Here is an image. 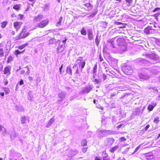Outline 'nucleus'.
I'll use <instances>...</instances> for the list:
<instances>
[{
    "instance_id": "46",
    "label": "nucleus",
    "mask_w": 160,
    "mask_h": 160,
    "mask_svg": "<svg viewBox=\"0 0 160 160\" xmlns=\"http://www.w3.org/2000/svg\"><path fill=\"white\" fill-rule=\"evenodd\" d=\"M142 145V144H140L138 147H137L136 149H135L134 152L132 153V154H134L140 148L141 146Z\"/></svg>"
},
{
    "instance_id": "18",
    "label": "nucleus",
    "mask_w": 160,
    "mask_h": 160,
    "mask_svg": "<svg viewBox=\"0 0 160 160\" xmlns=\"http://www.w3.org/2000/svg\"><path fill=\"white\" fill-rule=\"evenodd\" d=\"M78 153V152L76 149H71L70 151V155L72 157L76 156Z\"/></svg>"
},
{
    "instance_id": "47",
    "label": "nucleus",
    "mask_w": 160,
    "mask_h": 160,
    "mask_svg": "<svg viewBox=\"0 0 160 160\" xmlns=\"http://www.w3.org/2000/svg\"><path fill=\"white\" fill-rule=\"evenodd\" d=\"M102 74L101 72H98V77L99 79L102 81Z\"/></svg>"
},
{
    "instance_id": "21",
    "label": "nucleus",
    "mask_w": 160,
    "mask_h": 160,
    "mask_svg": "<svg viewBox=\"0 0 160 160\" xmlns=\"http://www.w3.org/2000/svg\"><path fill=\"white\" fill-rule=\"evenodd\" d=\"M54 119L53 118H51L48 122L46 127L47 128H49L54 122Z\"/></svg>"
},
{
    "instance_id": "34",
    "label": "nucleus",
    "mask_w": 160,
    "mask_h": 160,
    "mask_svg": "<svg viewBox=\"0 0 160 160\" xmlns=\"http://www.w3.org/2000/svg\"><path fill=\"white\" fill-rule=\"evenodd\" d=\"M85 6L87 8L88 10L91 9L92 7V6L90 3H86L85 4Z\"/></svg>"
},
{
    "instance_id": "58",
    "label": "nucleus",
    "mask_w": 160,
    "mask_h": 160,
    "mask_svg": "<svg viewBox=\"0 0 160 160\" xmlns=\"http://www.w3.org/2000/svg\"><path fill=\"white\" fill-rule=\"evenodd\" d=\"M107 78V76L105 75L104 74L102 73V79H103V80L104 81L106 80Z\"/></svg>"
},
{
    "instance_id": "32",
    "label": "nucleus",
    "mask_w": 160,
    "mask_h": 160,
    "mask_svg": "<svg viewBox=\"0 0 160 160\" xmlns=\"http://www.w3.org/2000/svg\"><path fill=\"white\" fill-rule=\"evenodd\" d=\"M84 60L82 59V58L81 57H79L78 58L76 62L79 65Z\"/></svg>"
},
{
    "instance_id": "50",
    "label": "nucleus",
    "mask_w": 160,
    "mask_h": 160,
    "mask_svg": "<svg viewBox=\"0 0 160 160\" xmlns=\"http://www.w3.org/2000/svg\"><path fill=\"white\" fill-rule=\"evenodd\" d=\"M12 60V58L11 56H9L8 57V60H7V63H9L11 62Z\"/></svg>"
},
{
    "instance_id": "9",
    "label": "nucleus",
    "mask_w": 160,
    "mask_h": 160,
    "mask_svg": "<svg viewBox=\"0 0 160 160\" xmlns=\"http://www.w3.org/2000/svg\"><path fill=\"white\" fill-rule=\"evenodd\" d=\"M93 86L92 85H90L87 86L83 88L82 92L84 93H89L93 88Z\"/></svg>"
},
{
    "instance_id": "19",
    "label": "nucleus",
    "mask_w": 160,
    "mask_h": 160,
    "mask_svg": "<svg viewBox=\"0 0 160 160\" xmlns=\"http://www.w3.org/2000/svg\"><path fill=\"white\" fill-rule=\"evenodd\" d=\"M43 15L41 14H38L37 16L34 17L33 21L34 22H38L42 18Z\"/></svg>"
},
{
    "instance_id": "7",
    "label": "nucleus",
    "mask_w": 160,
    "mask_h": 160,
    "mask_svg": "<svg viewBox=\"0 0 160 160\" xmlns=\"http://www.w3.org/2000/svg\"><path fill=\"white\" fill-rule=\"evenodd\" d=\"M137 61L140 64H142L145 66H149L152 64L151 61H148L143 58H140L137 60Z\"/></svg>"
},
{
    "instance_id": "1",
    "label": "nucleus",
    "mask_w": 160,
    "mask_h": 160,
    "mask_svg": "<svg viewBox=\"0 0 160 160\" xmlns=\"http://www.w3.org/2000/svg\"><path fill=\"white\" fill-rule=\"evenodd\" d=\"M116 37L108 40L107 41V46L113 53H115L119 50V46L123 44L125 42L122 38H118L116 40L117 44L115 41Z\"/></svg>"
},
{
    "instance_id": "49",
    "label": "nucleus",
    "mask_w": 160,
    "mask_h": 160,
    "mask_svg": "<svg viewBox=\"0 0 160 160\" xmlns=\"http://www.w3.org/2000/svg\"><path fill=\"white\" fill-rule=\"evenodd\" d=\"M55 42V39L54 38H52L49 40V44H52Z\"/></svg>"
},
{
    "instance_id": "14",
    "label": "nucleus",
    "mask_w": 160,
    "mask_h": 160,
    "mask_svg": "<svg viewBox=\"0 0 160 160\" xmlns=\"http://www.w3.org/2000/svg\"><path fill=\"white\" fill-rule=\"evenodd\" d=\"M159 68L158 67L154 66L152 67L151 70V72L153 74L158 73L159 72Z\"/></svg>"
},
{
    "instance_id": "5",
    "label": "nucleus",
    "mask_w": 160,
    "mask_h": 160,
    "mask_svg": "<svg viewBox=\"0 0 160 160\" xmlns=\"http://www.w3.org/2000/svg\"><path fill=\"white\" fill-rule=\"evenodd\" d=\"M145 56L150 59V61H151L152 64L157 63V61L158 59V56L155 54H146Z\"/></svg>"
},
{
    "instance_id": "33",
    "label": "nucleus",
    "mask_w": 160,
    "mask_h": 160,
    "mask_svg": "<svg viewBox=\"0 0 160 160\" xmlns=\"http://www.w3.org/2000/svg\"><path fill=\"white\" fill-rule=\"evenodd\" d=\"M28 99L29 100L31 101H32L33 98V95L32 93V92H28Z\"/></svg>"
},
{
    "instance_id": "54",
    "label": "nucleus",
    "mask_w": 160,
    "mask_h": 160,
    "mask_svg": "<svg viewBox=\"0 0 160 160\" xmlns=\"http://www.w3.org/2000/svg\"><path fill=\"white\" fill-rule=\"evenodd\" d=\"M151 91H152L155 92H158V90L155 87L152 88L151 89Z\"/></svg>"
},
{
    "instance_id": "43",
    "label": "nucleus",
    "mask_w": 160,
    "mask_h": 160,
    "mask_svg": "<svg viewBox=\"0 0 160 160\" xmlns=\"http://www.w3.org/2000/svg\"><path fill=\"white\" fill-rule=\"evenodd\" d=\"M81 145L82 146H85L87 145V141L86 140H83L81 143Z\"/></svg>"
},
{
    "instance_id": "17",
    "label": "nucleus",
    "mask_w": 160,
    "mask_h": 160,
    "mask_svg": "<svg viewBox=\"0 0 160 160\" xmlns=\"http://www.w3.org/2000/svg\"><path fill=\"white\" fill-rule=\"evenodd\" d=\"M144 109V108H143L142 109L140 108H137L133 112V114L135 115L142 114L143 112Z\"/></svg>"
},
{
    "instance_id": "53",
    "label": "nucleus",
    "mask_w": 160,
    "mask_h": 160,
    "mask_svg": "<svg viewBox=\"0 0 160 160\" xmlns=\"http://www.w3.org/2000/svg\"><path fill=\"white\" fill-rule=\"evenodd\" d=\"M65 89L68 92H72V89L69 87H65Z\"/></svg>"
},
{
    "instance_id": "55",
    "label": "nucleus",
    "mask_w": 160,
    "mask_h": 160,
    "mask_svg": "<svg viewBox=\"0 0 160 160\" xmlns=\"http://www.w3.org/2000/svg\"><path fill=\"white\" fill-rule=\"evenodd\" d=\"M115 24L117 25H123V23L121 22H115Z\"/></svg>"
},
{
    "instance_id": "30",
    "label": "nucleus",
    "mask_w": 160,
    "mask_h": 160,
    "mask_svg": "<svg viewBox=\"0 0 160 160\" xmlns=\"http://www.w3.org/2000/svg\"><path fill=\"white\" fill-rule=\"evenodd\" d=\"M118 93V91H117L116 92H111L110 94V98L111 99H113V97H115L117 95Z\"/></svg>"
},
{
    "instance_id": "29",
    "label": "nucleus",
    "mask_w": 160,
    "mask_h": 160,
    "mask_svg": "<svg viewBox=\"0 0 160 160\" xmlns=\"http://www.w3.org/2000/svg\"><path fill=\"white\" fill-rule=\"evenodd\" d=\"M86 64V62L85 61H83L79 65V67L82 70L84 68Z\"/></svg>"
},
{
    "instance_id": "37",
    "label": "nucleus",
    "mask_w": 160,
    "mask_h": 160,
    "mask_svg": "<svg viewBox=\"0 0 160 160\" xmlns=\"http://www.w3.org/2000/svg\"><path fill=\"white\" fill-rule=\"evenodd\" d=\"M28 45V43H26L18 47V48L20 49H22Z\"/></svg>"
},
{
    "instance_id": "11",
    "label": "nucleus",
    "mask_w": 160,
    "mask_h": 160,
    "mask_svg": "<svg viewBox=\"0 0 160 160\" xmlns=\"http://www.w3.org/2000/svg\"><path fill=\"white\" fill-rule=\"evenodd\" d=\"M154 30L151 26H149L144 29V32L147 34H150L152 33Z\"/></svg>"
},
{
    "instance_id": "64",
    "label": "nucleus",
    "mask_w": 160,
    "mask_h": 160,
    "mask_svg": "<svg viewBox=\"0 0 160 160\" xmlns=\"http://www.w3.org/2000/svg\"><path fill=\"white\" fill-rule=\"evenodd\" d=\"M94 81L97 83H98L100 82H101L102 81L101 80H100L99 79H95Z\"/></svg>"
},
{
    "instance_id": "60",
    "label": "nucleus",
    "mask_w": 160,
    "mask_h": 160,
    "mask_svg": "<svg viewBox=\"0 0 160 160\" xmlns=\"http://www.w3.org/2000/svg\"><path fill=\"white\" fill-rule=\"evenodd\" d=\"M149 127L150 125L148 124L144 128H143V129L145 131H146L149 128Z\"/></svg>"
},
{
    "instance_id": "44",
    "label": "nucleus",
    "mask_w": 160,
    "mask_h": 160,
    "mask_svg": "<svg viewBox=\"0 0 160 160\" xmlns=\"http://www.w3.org/2000/svg\"><path fill=\"white\" fill-rule=\"evenodd\" d=\"M3 90L5 92L6 94H7L9 93L10 91L8 88H3Z\"/></svg>"
},
{
    "instance_id": "4",
    "label": "nucleus",
    "mask_w": 160,
    "mask_h": 160,
    "mask_svg": "<svg viewBox=\"0 0 160 160\" xmlns=\"http://www.w3.org/2000/svg\"><path fill=\"white\" fill-rule=\"evenodd\" d=\"M26 28L24 27L21 32L15 37V39L16 40H19L23 38H25L29 36L30 33L28 32H26Z\"/></svg>"
},
{
    "instance_id": "31",
    "label": "nucleus",
    "mask_w": 160,
    "mask_h": 160,
    "mask_svg": "<svg viewBox=\"0 0 160 160\" xmlns=\"http://www.w3.org/2000/svg\"><path fill=\"white\" fill-rule=\"evenodd\" d=\"M99 36L98 35H97L95 40V42L96 45L98 46V44H99V42L100 41V39L99 38Z\"/></svg>"
},
{
    "instance_id": "10",
    "label": "nucleus",
    "mask_w": 160,
    "mask_h": 160,
    "mask_svg": "<svg viewBox=\"0 0 160 160\" xmlns=\"http://www.w3.org/2000/svg\"><path fill=\"white\" fill-rule=\"evenodd\" d=\"M48 23V21L47 20H43L37 24L38 27L40 28H43L45 27Z\"/></svg>"
},
{
    "instance_id": "63",
    "label": "nucleus",
    "mask_w": 160,
    "mask_h": 160,
    "mask_svg": "<svg viewBox=\"0 0 160 160\" xmlns=\"http://www.w3.org/2000/svg\"><path fill=\"white\" fill-rule=\"evenodd\" d=\"M129 148H126V149L125 150V151H124L122 152V153L125 154H126L128 152V151H129Z\"/></svg>"
},
{
    "instance_id": "38",
    "label": "nucleus",
    "mask_w": 160,
    "mask_h": 160,
    "mask_svg": "<svg viewBox=\"0 0 160 160\" xmlns=\"http://www.w3.org/2000/svg\"><path fill=\"white\" fill-rule=\"evenodd\" d=\"M97 64H95L93 69L92 72L93 74H95L97 73Z\"/></svg>"
},
{
    "instance_id": "27",
    "label": "nucleus",
    "mask_w": 160,
    "mask_h": 160,
    "mask_svg": "<svg viewBox=\"0 0 160 160\" xmlns=\"http://www.w3.org/2000/svg\"><path fill=\"white\" fill-rule=\"evenodd\" d=\"M3 56L4 52L1 43H0V57H3Z\"/></svg>"
},
{
    "instance_id": "59",
    "label": "nucleus",
    "mask_w": 160,
    "mask_h": 160,
    "mask_svg": "<svg viewBox=\"0 0 160 160\" xmlns=\"http://www.w3.org/2000/svg\"><path fill=\"white\" fill-rule=\"evenodd\" d=\"M156 44L159 46H160V39H157L156 41Z\"/></svg>"
},
{
    "instance_id": "57",
    "label": "nucleus",
    "mask_w": 160,
    "mask_h": 160,
    "mask_svg": "<svg viewBox=\"0 0 160 160\" xmlns=\"http://www.w3.org/2000/svg\"><path fill=\"white\" fill-rule=\"evenodd\" d=\"M75 68L76 69L75 74H79V71L78 67H77L76 68Z\"/></svg>"
},
{
    "instance_id": "16",
    "label": "nucleus",
    "mask_w": 160,
    "mask_h": 160,
    "mask_svg": "<svg viewBox=\"0 0 160 160\" xmlns=\"http://www.w3.org/2000/svg\"><path fill=\"white\" fill-rule=\"evenodd\" d=\"M139 78L143 79H147L149 78V76L145 73H142L139 74Z\"/></svg>"
},
{
    "instance_id": "20",
    "label": "nucleus",
    "mask_w": 160,
    "mask_h": 160,
    "mask_svg": "<svg viewBox=\"0 0 160 160\" xmlns=\"http://www.w3.org/2000/svg\"><path fill=\"white\" fill-rule=\"evenodd\" d=\"M156 106V104L154 102H152V104H149L148 105V109L149 111H152L154 108Z\"/></svg>"
},
{
    "instance_id": "39",
    "label": "nucleus",
    "mask_w": 160,
    "mask_h": 160,
    "mask_svg": "<svg viewBox=\"0 0 160 160\" xmlns=\"http://www.w3.org/2000/svg\"><path fill=\"white\" fill-rule=\"evenodd\" d=\"M81 34L83 35H86V32L83 27L81 29Z\"/></svg>"
},
{
    "instance_id": "62",
    "label": "nucleus",
    "mask_w": 160,
    "mask_h": 160,
    "mask_svg": "<svg viewBox=\"0 0 160 160\" xmlns=\"http://www.w3.org/2000/svg\"><path fill=\"white\" fill-rule=\"evenodd\" d=\"M160 10V8H155L153 10L152 12H155L156 11H158Z\"/></svg>"
},
{
    "instance_id": "51",
    "label": "nucleus",
    "mask_w": 160,
    "mask_h": 160,
    "mask_svg": "<svg viewBox=\"0 0 160 160\" xmlns=\"http://www.w3.org/2000/svg\"><path fill=\"white\" fill-rule=\"evenodd\" d=\"M159 121V118L158 117L156 118L153 121L154 122L156 123H158Z\"/></svg>"
},
{
    "instance_id": "45",
    "label": "nucleus",
    "mask_w": 160,
    "mask_h": 160,
    "mask_svg": "<svg viewBox=\"0 0 160 160\" xmlns=\"http://www.w3.org/2000/svg\"><path fill=\"white\" fill-rule=\"evenodd\" d=\"M24 51L22 52H20L18 50H16L15 51V54L16 55H18V54H21Z\"/></svg>"
},
{
    "instance_id": "24",
    "label": "nucleus",
    "mask_w": 160,
    "mask_h": 160,
    "mask_svg": "<svg viewBox=\"0 0 160 160\" xmlns=\"http://www.w3.org/2000/svg\"><path fill=\"white\" fill-rule=\"evenodd\" d=\"M18 136V133L13 131L10 134V137L12 139H14L15 138L17 137Z\"/></svg>"
},
{
    "instance_id": "40",
    "label": "nucleus",
    "mask_w": 160,
    "mask_h": 160,
    "mask_svg": "<svg viewBox=\"0 0 160 160\" xmlns=\"http://www.w3.org/2000/svg\"><path fill=\"white\" fill-rule=\"evenodd\" d=\"M103 155L102 160H109V158L108 157V155L107 153H105Z\"/></svg>"
},
{
    "instance_id": "3",
    "label": "nucleus",
    "mask_w": 160,
    "mask_h": 160,
    "mask_svg": "<svg viewBox=\"0 0 160 160\" xmlns=\"http://www.w3.org/2000/svg\"><path fill=\"white\" fill-rule=\"evenodd\" d=\"M98 137L100 138H102L113 134L112 130L105 129L98 130L97 131Z\"/></svg>"
},
{
    "instance_id": "13",
    "label": "nucleus",
    "mask_w": 160,
    "mask_h": 160,
    "mask_svg": "<svg viewBox=\"0 0 160 160\" xmlns=\"http://www.w3.org/2000/svg\"><path fill=\"white\" fill-rule=\"evenodd\" d=\"M18 153L16 152L14 150H11L10 151V158H12V160L17 156Z\"/></svg>"
},
{
    "instance_id": "23",
    "label": "nucleus",
    "mask_w": 160,
    "mask_h": 160,
    "mask_svg": "<svg viewBox=\"0 0 160 160\" xmlns=\"http://www.w3.org/2000/svg\"><path fill=\"white\" fill-rule=\"evenodd\" d=\"M13 25L14 28L16 29L17 31L20 28V23L19 22H16L14 23Z\"/></svg>"
},
{
    "instance_id": "8",
    "label": "nucleus",
    "mask_w": 160,
    "mask_h": 160,
    "mask_svg": "<svg viewBox=\"0 0 160 160\" xmlns=\"http://www.w3.org/2000/svg\"><path fill=\"white\" fill-rule=\"evenodd\" d=\"M115 140L112 138H107L104 142V146L105 147L111 146L114 142Z\"/></svg>"
},
{
    "instance_id": "6",
    "label": "nucleus",
    "mask_w": 160,
    "mask_h": 160,
    "mask_svg": "<svg viewBox=\"0 0 160 160\" xmlns=\"http://www.w3.org/2000/svg\"><path fill=\"white\" fill-rule=\"evenodd\" d=\"M122 71L126 74H130L132 72V67L129 65H124L122 68Z\"/></svg>"
},
{
    "instance_id": "61",
    "label": "nucleus",
    "mask_w": 160,
    "mask_h": 160,
    "mask_svg": "<svg viewBox=\"0 0 160 160\" xmlns=\"http://www.w3.org/2000/svg\"><path fill=\"white\" fill-rule=\"evenodd\" d=\"M145 132V131L143 129L140 131L139 132V134H140L141 135H143Z\"/></svg>"
},
{
    "instance_id": "25",
    "label": "nucleus",
    "mask_w": 160,
    "mask_h": 160,
    "mask_svg": "<svg viewBox=\"0 0 160 160\" xmlns=\"http://www.w3.org/2000/svg\"><path fill=\"white\" fill-rule=\"evenodd\" d=\"M119 148V145H117L116 146L112 148L110 150V152L112 153H113L114 151H116Z\"/></svg>"
},
{
    "instance_id": "2",
    "label": "nucleus",
    "mask_w": 160,
    "mask_h": 160,
    "mask_svg": "<svg viewBox=\"0 0 160 160\" xmlns=\"http://www.w3.org/2000/svg\"><path fill=\"white\" fill-rule=\"evenodd\" d=\"M67 39L66 37L62 38L61 40H58L56 42V45L58 46L56 48V52L58 54L63 52L66 48L65 44Z\"/></svg>"
},
{
    "instance_id": "48",
    "label": "nucleus",
    "mask_w": 160,
    "mask_h": 160,
    "mask_svg": "<svg viewBox=\"0 0 160 160\" xmlns=\"http://www.w3.org/2000/svg\"><path fill=\"white\" fill-rule=\"evenodd\" d=\"M13 8L16 10H18L19 9V6L18 5H16L13 6Z\"/></svg>"
},
{
    "instance_id": "22",
    "label": "nucleus",
    "mask_w": 160,
    "mask_h": 160,
    "mask_svg": "<svg viewBox=\"0 0 160 160\" xmlns=\"http://www.w3.org/2000/svg\"><path fill=\"white\" fill-rule=\"evenodd\" d=\"M122 52L125 51L126 49V47L125 42L123 44L119 46V50Z\"/></svg>"
},
{
    "instance_id": "42",
    "label": "nucleus",
    "mask_w": 160,
    "mask_h": 160,
    "mask_svg": "<svg viewBox=\"0 0 160 160\" xmlns=\"http://www.w3.org/2000/svg\"><path fill=\"white\" fill-rule=\"evenodd\" d=\"M88 39L90 41L92 40L93 39V34L92 33L91 34H88Z\"/></svg>"
},
{
    "instance_id": "35",
    "label": "nucleus",
    "mask_w": 160,
    "mask_h": 160,
    "mask_svg": "<svg viewBox=\"0 0 160 160\" xmlns=\"http://www.w3.org/2000/svg\"><path fill=\"white\" fill-rule=\"evenodd\" d=\"M8 22L7 21H4L1 23V27L2 28H5L6 25L8 24Z\"/></svg>"
},
{
    "instance_id": "15",
    "label": "nucleus",
    "mask_w": 160,
    "mask_h": 160,
    "mask_svg": "<svg viewBox=\"0 0 160 160\" xmlns=\"http://www.w3.org/2000/svg\"><path fill=\"white\" fill-rule=\"evenodd\" d=\"M11 67L10 66L6 67L4 69V73L8 76L10 74Z\"/></svg>"
},
{
    "instance_id": "28",
    "label": "nucleus",
    "mask_w": 160,
    "mask_h": 160,
    "mask_svg": "<svg viewBox=\"0 0 160 160\" xmlns=\"http://www.w3.org/2000/svg\"><path fill=\"white\" fill-rule=\"evenodd\" d=\"M15 109L18 112H22L24 110L23 108L21 106H16L15 107Z\"/></svg>"
},
{
    "instance_id": "36",
    "label": "nucleus",
    "mask_w": 160,
    "mask_h": 160,
    "mask_svg": "<svg viewBox=\"0 0 160 160\" xmlns=\"http://www.w3.org/2000/svg\"><path fill=\"white\" fill-rule=\"evenodd\" d=\"M26 118L24 115L22 117L21 119V122L22 124H25L26 123Z\"/></svg>"
},
{
    "instance_id": "56",
    "label": "nucleus",
    "mask_w": 160,
    "mask_h": 160,
    "mask_svg": "<svg viewBox=\"0 0 160 160\" xmlns=\"http://www.w3.org/2000/svg\"><path fill=\"white\" fill-rule=\"evenodd\" d=\"M123 126H124L123 124H120L117 126L116 128H117V129H118L119 128L122 127Z\"/></svg>"
},
{
    "instance_id": "41",
    "label": "nucleus",
    "mask_w": 160,
    "mask_h": 160,
    "mask_svg": "<svg viewBox=\"0 0 160 160\" xmlns=\"http://www.w3.org/2000/svg\"><path fill=\"white\" fill-rule=\"evenodd\" d=\"M62 20V17H60L59 18V21L57 22V26H58L61 25V22Z\"/></svg>"
},
{
    "instance_id": "12",
    "label": "nucleus",
    "mask_w": 160,
    "mask_h": 160,
    "mask_svg": "<svg viewBox=\"0 0 160 160\" xmlns=\"http://www.w3.org/2000/svg\"><path fill=\"white\" fill-rule=\"evenodd\" d=\"M66 95V93L64 91H62L59 93L58 96V97L61 98V99H58V101L59 102L62 101L65 98Z\"/></svg>"
},
{
    "instance_id": "52",
    "label": "nucleus",
    "mask_w": 160,
    "mask_h": 160,
    "mask_svg": "<svg viewBox=\"0 0 160 160\" xmlns=\"http://www.w3.org/2000/svg\"><path fill=\"white\" fill-rule=\"evenodd\" d=\"M88 35L92 34V29H88L87 30Z\"/></svg>"
},
{
    "instance_id": "26",
    "label": "nucleus",
    "mask_w": 160,
    "mask_h": 160,
    "mask_svg": "<svg viewBox=\"0 0 160 160\" xmlns=\"http://www.w3.org/2000/svg\"><path fill=\"white\" fill-rule=\"evenodd\" d=\"M67 73L69 74L70 76L72 75V71L71 68L70 67H68L66 70Z\"/></svg>"
}]
</instances>
